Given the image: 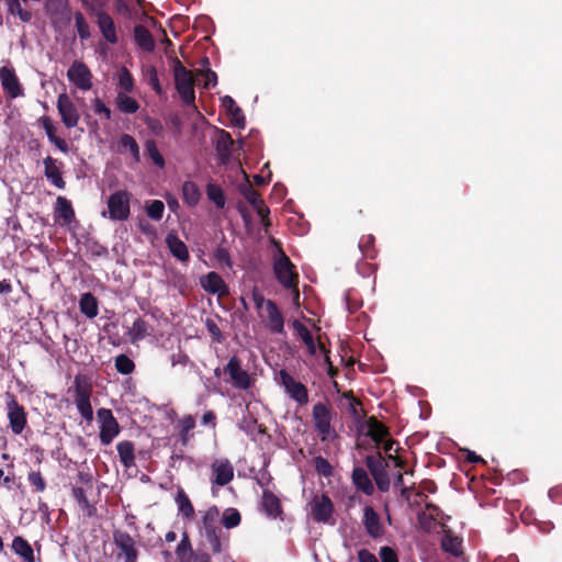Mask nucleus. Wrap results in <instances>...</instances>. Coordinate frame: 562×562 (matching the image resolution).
I'll return each instance as SVG.
<instances>
[{"mask_svg": "<svg viewBox=\"0 0 562 562\" xmlns=\"http://www.w3.org/2000/svg\"><path fill=\"white\" fill-rule=\"evenodd\" d=\"M312 417L322 441H326L335 435V429L331 427V409L327 404L321 402L315 404L312 409Z\"/></svg>", "mask_w": 562, "mask_h": 562, "instance_id": "6", "label": "nucleus"}, {"mask_svg": "<svg viewBox=\"0 0 562 562\" xmlns=\"http://www.w3.org/2000/svg\"><path fill=\"white\" fill-rule=\"evenodd\" d=\"M46 12L54 27H65L71 21L69 0H46Z\"/></svg>", "mask_w": 562, "mask_h": 562, "instance_id": "8", "label": "nucleus"}, {"mask_svg": "<svg viewBox=\"0 0 562 562\" xmlns=\"http://www.w3.org/2000/svg\"><path fill=\"white\" fill-rule=\"evenodd\" d=\"M214 258L221 267H226L229 269L233 268V261L231 258L229 250L227 248L222 246L216 247L214 251Z\"/></svg>", "mask_w": 562, "mask_h": 562, "instance_id": "56", "label": "nucleus"}, {"mask_svg": "<svg viewBox=\"0 0 562 562\" xmlns=\"http://www.w3.org/2000/svg\"><path fill=\"white\" fill-rule=\"evenodd\" d=\"M239 192L252 207L263 201L260 193L249 182L240 184Z\"/></svg>", "mask_w": 562, "mask_h": 562, "instance_id": "50", "label": "nucleus"}, {"mask_svg": "<svg viewBox=\"0 0 562 562\" xmlns=\"http://www.w3.org/2000/svg\"><path fill=\"white\" fill-rule=\"evenodd\" d=\"M116 449H117L120 461L123 464V467H125L126 469H130L135 465L136 457H135L134 442H132L130 440L120 441L116 445Z\"/></svg>", "mask_w": 562, "mask_h": 562, "instance_id": "33", "label": "nucleus"}, {"mask_svg": "<svg viewBox=\"0 0 562 562\" xmlns=\"http://www.w3.org/2000/svg\"><path fill=\"white\" fill-rule=\"evenodd\" d=\"M379 554L382 562H398L397 554L391 547H382Z\"/></svg>", "mask_w": 562, "mask_h": 562, "instance_id": "64", "label": "nucleus"}, {"mask_svg": "<svg viewBox=\"0 0 562 562\" xmlns=\"http://www.w3.org/2000/svg\"><path fill=\"white\" fill-rule=\"evenodd\" d=\"M149 328L150 326L145 319L137 317L128 331L132 342L142 340L147 337L149 335Z\"/></svg>", "mask_w": 562, "mask_h": 562, "instance_id": "43", "label": "nucleus"}, {"mask_svg": "<svg viewBox=\"0 0 562 562\" xmlns=\"http://www.w3.org/2000/svg\"><path fill=\"white\" fill-rule=\"evenodd\" d=\"M441 549L445 552L458 558L463 553L462 540L450 532L446 533L441 539Z\"/></svg>", "mask_w": 562, "mask_h": 562, "instance_id": "37", "label": "nucleus"}, {"mask_svg": "<svg viewBox=\"0 0 562 562\" xmlns=\"http://www.w3.org/2000/svg\"><path fill=\"white\" fill-rule=\"evenodd\" d=\"M114 367L119 373L124 375L131 374L135 370L134 361L124 353L115 357Z\"/></svg>", "mask_w": 562, "mask_h": 562, "instance_id": "48", "label": "nucleus"}, {"mask_svg": "<svg viewBox=\"0 0 562 562\" xmlns=\"http://www.w3.org/2000/svg\"><path fill=\"white\" fill-rule=\"evenodd\" d=\"M166 245L171 255L181 262H188L190 259L187 245L173 233L166 236Z\"/></svg>", "mask_w": 562, "mask_h": 562, "instance_id": "25", "label": "nucleus"}, {"mask_svg": "<svg viewBox=\"0 0 562 562\" xmlns=\"http://www.w3.org/2000/svg\"><path fill=\"white\" fill-rule=\"evenodd\" d=\"M115 103L117 109L125 114H134L139 109V103L124 92L117 93Z\"/></svg>", "mask_w": 562, "mask_h": 562, "instance_id": "39", "label": "nucleus"}, {"mask_svg": "<svg viewBox=\"0 0 562 562\" xmlns=\"http://www.w3.org/2000/svg\"><path fill=\"white\" fill-rule=\"evenodd\" d=\"M374 237L372 235L363 236L359 241V248L361 249L363 256L369 258H374L373 250Z\"/></svg>", "mask_w": 562, "mask_h": 562, "instance_id": "60", "label": "nucleus"}, {"mask_svg": "<svg viewBox=\"0 0 562 562\" xmlns=\"http://www.w3.org/2000/svg\"><path fill=\"white\" fill-rule=\"evenodd\" d=\"M72 497L78 503L80 509L86 513L88 517L95 515V507L91 505L87 498L86 491L82 487L76 486L72 488Z\"/></svg>", "mask_w": 562, "mask_h": 562, "instance_id": "42", "label": "nucleus"}, {"mask_svg": "<svg viewBox=\"0 0 562 562\" xmlns=\"http://www.w3.org/2000/svg\"><path fill=\"white\" fill-rule=\"evenodd\" d=\"M366 465L372 475L380 492H387L391 486V480L387 473V463L382 457L381 452L378 451L375 454H369L366 457Z\"/></svg>", "mask_w": 562, "mask_h": 562, "instance_id": "4", "label": "nucleus"}, {"mask_svg": "<svg viewBox=\"0 0 562 562\" xmlns=\"http://www.w3.org/2000/svg\"><path fill=\"white\" fill-rule=\"evenodd\" d=\"M214 473L213 483L220 486L227 485L234 477V468L228 460L215 461L212 464Z\"/></svg>", "mask_w": 562, "mask_h": 562, "instance_id": "20", "label": "nucleus"}, {"mask_svg": "<svg viewBox=\"0 0 562 562\" xmlns=\"http://www.w3.org/2000/svg\"><path fill=\"white\" fill-rule=\"evenodd\" d=\"M334 513V505L329 496L322 494L314 496L311 503V515L316 522L326 524Z\"/></svg>", "mask_w": 562, "mask_h": 562, "instance_id": "14", "label": "nucleus"}, {"mask_svg": "<svg viewBox=\"0 0 562 562\" xmlns=\"http://www.w3.org/2000/svg\"><path fill=\"white\" fill-rule=\"evenodd\" d=\"M80 312L88 318H94L99 313L98 300L90 293H83L79 300Z\"/></svg>", "mask_w": 562, "mask_h": 562, "instance_id": "36", "label": "nucleus"}, {"mask_svg": "<svg viewBox=\"0 0 562 562\" xmlns=\"http://www.w3.org/2000/svg\"><path fill=\"white\" fill-rule=\"evenodd\" d=\"M75 26L78 32V36L81 41H87L91 37L90 26L82 12L76 11L74 14Z\"/></svg>", "mask_w": 562, "mask_h": 562, "instance_id": "47", "label": "nucleus"}, {"mask_svg": "<svg viewBox=\"0 0 562 562\" xmlns=\"http://www.w3.org/2000/svg\"><path fill=\"white\" fill-rule=\"evenodd\" d=\"M367 425L368 436L371 437L376 446H380L390 436L389 428L374 416L369 417Z\"/></svg>", "mask_w": 562, "mask_h": 562, "instance_id": "30", "label": "nucleus"}, {"mask_svg": "<svg viewBox=\"0 0 562 562\" xmlns=\"http://www.w3.org/2000/svg\"><path fill=\"white\" fill-rule=\"evenodd\" d=\"M363 526L368 535L372 538H379L383 533V527L378 513L371 506H366L363 510Z\"/></svg>", "mask_w": 562, "mask_h": 562, "instance_id": "22", "label": "nucleus"}, {"mask_svg": "<svg viewBox=\"0 0 562 562\" xmlns=\"http://www.w3.org/2000/svg\"><path fill=\"white\" fill-rule=\"evenodd\" d=\"M40 124L44 128L48 140L54 144L61 153L67 154L69 151L68 143L56 135V127L50 116L44 115L40 119Z\"/></svg>", "mask_w": 562, "mask_h": 562, "instance_id": "21", "label": "nucleus"}, {"mask_svg": "<svg viewBox=\"0 0 562 562\" xmlns=\"http://www.w3.org/2000/svg\"><path fill=\"white\" fill-rule=\"evenodd\" d=\"M55 213L63 221L64 225H69L75 218V211L69 200L65 196L56 199Z\"/></svg>", "mask_w": 562, "mask_h": 562, "instance_id": "34", "label": "nucleus"}, {"mask_svg": "<svg viewBox=\"0 0 562 562\" xmlns=\"http://www.w3.org/2000/svg\"><path fill=\"white\" fill-rule=\"evenodd\" d=\"M394 445H397V442L394 439H391V438H387V439L385 438L383 440V442L381 443L382 449L384 450V452L387 453V459L394 461L395 467L404 468L405 461L402 458L393 456V454L390 453L393 450Z\"/></svg>", "mask_w": 562, "mask_h": 562, "instance_id": "59", "label": "nucleus"}, {"mask_svg": "<svg viewBox=\"0 0 562 562\" xmlns=\"http://www.w3.org/2000/svg\"><path fill=\"white\" fill-rule=\"evenodd\" d=\"M241 516L235 508H228L223 513L222 522L225 528L232 529L240 524Z\"/></svg>", "mask_w": 562, "mask_h": 562, "instance_id": "53", "label": "nucleus"}, {"mask_svg": "<svg viewBox=\"0 0 562 562\" xmlns=\"http://www.w3.org/2000/svg\"><path fill=\"white\" fill-rule=\"evenodd\" d=\"M97 25L106 43L115 45L119 43V35L113 18L104 10L95 12Z\"/></svg>", "mask_w": 562, "mask_h": 562, "instance_id": "16", "label": "nucleus"}, {"mask_svg": "<svg viewBox=\"0 0 562 562\" xmlns=\"http://www.w3.org/2000/svg\"><path fill=\"white\" fill-rule=\"evenodd\" d=\"M207 198L218 207L223 209L225 206V195L222 188L217 184L210 183L206 187Z\"/></svg>", "mask_w": 562, "mask_h": 562, "instance_id": "49", "label": "nucleus"}, {"mask_svg": "<svg viewBox=\"0 0 562 562\" xmlns=\"http://www.w3.org/2000/svg\"><path fill=\"white\" fill-rule=\"evenodd\" d=\"M222 105L225 108L226 112L231 116L232 124L235 127L245 128V115L243 113V110L236 104L235 100L229 95H225L224 98H222Z\"/></svg>", "mask_w": 562, "mask_h": 562, "instance_id": "27", "label": "nucleus"}, {"mask_svg": "<svg viewBox=\"0 0 562 562\" xmlns=\"http://www.w3.org/2000/svg\"><path fill=\"white\" fill-rule=\"evenodd\" d=\"M223 372L229 375L233 385L239 390H248L252 384L249 373L241 368V361L237 356L228 360Z\"/></svg>", "mask_w": 562, "mask_h": 562, "instance_id": "9", "label": "nucleus"}, {"mask_svg": "<svg viewBox=\"0 0 562 562\" xmlns=\"http://www.w3.org/2000/svg\"><path fill=\"white\" fill-rule=\"evenodd\" d=\"M57 110L61 117V122L67 128L78 125L80 120L79 112L67 93H60L57 98Z\"/></svg>", "mask_w": 562, "mask_h": 562, "instance_id": "13", "label": "nucleus"}, {"mask_svg": "<svg viewBox=\"0 0 562 562\" xmlns=\"http://www.w3.org/2000/svg\"><path fill=\"white\" fill-rule=\"evenodd\" d=\"M145 124L147 128L156 136H160L164 133V126L162 123L155 117H147L145 120Z\"/></svg>", "mask_w": 562, "mask_h": 562, "instance_id": "63", "label": "nucleus"}, {"mask_svg": "<svg viewBox=\"0 0 562 562\" xmlns=\"http://www.w3.org/2000/svg\"><path fill=\"white\" fill-rule=\"evenodd\" d=\"M92 105L95 114L103 115L106 120H111V110L101 99L95 98L92 102Z\"/></svg>", "mask_w": 562, "mask_h": 562, "instance_id": "62", "label": "nucleus"}, {"mask_svg": "<svg viewBox=\"0 0 562 562\" xmlns=\"http://www.w3.org/2000/svg\"><path fill=\"white\" fill-rule=\"evenodd\" d=\"M74 402L91 398L93 386L91 379L86 374H77L74 378Z\"/></svg>", "mask_w": 562, "mask_h": 562, "instance_id": "24", "label": "nucleus"}, {"mask_svg": "<svg viewBox=\"0 0 562 562\" xmlns=\"http://www.w3.org/2000/svg\"><path fill=\"white\" fill-rule=\"evenodd\" d=\"M27 481L34 492L42 493L46 490V481L40 471H30Z\"/></svg>", "mask_w": 562, "mask_h": 562, "instance_id": "54", "label": "nucleus"}, {"mask_svg": "<svg viewBox=\"0 0 562 562\" xmlns=\"http://www.w3.org/2000/svg\"><path fill=\"white\" fill-rule=\"evenodd\" d=\"M267 319H268V328L273 334H283L284 333V317L279 310L277 303L272 300L268 299L267 302Z\"/></svg>", "mask_w": 562, "mask_h": 562, "instance_id": "19", "label": "nucleus"}, {"mask_svg": "<svg viewBox=\"0 0 562 562\" xmlns=\"http://www.w3.org/2000/svg\"><path fill=\"white\" fill-rule=\"evenodd\" d=\"M223 530H216L204 533L205 542L209 544L213 554H220L224 551V542L222 539Z\"/></svg>", "mask_w": 562, "mask_h": 562, "instance_id": "46", "label": "nucleus"}, {"mask_svg": "<svg viewBox=\"0 0 562 562\" xmlns=\"http://www.w3.org/2000/svg\"><path fill=\"white\" fill-rule=\"evenodd\" d=\"M132 194L126 190H117L108 199L109 218L112 221H126L131 215Z\"/></svg>", "mask_w": 562, "mask_h": 562, "instance_id": "5", "label": "nucleus"}, {"mask_svg": "<svg viewBox=\"0 0 562 562\" xmlns=\"http://www.w3.org/2000/svg\"><path fill=\"white\" fill-rule=\"evenodd\" d=\"M44 173L48 181L58 189L66 188V181L63 178L61 171L56 165V160L50 156H47L43 160Z\"/></svg>", "mask_w": 562, "mask_h": 562, "instance_id": "26", "label": "nucleus"}, {"mask_svg": "<svg viewBox=\"0 0 562 562\" xmlns=\"http://www.w3.org/2000/svg\"><path fill=\"white\" fill-rule=\"evenodd\" d=\"M165 204L160 200H153L147 206V215L154 221H160L164 216Z\"/></svg>", "mask_w": 562, "mask_h": 562, "instance_id": "55", "label": "nucleus"}, {"mask_svg": "<svg viewBox=\"0 0 562 562\" xmlns=\"http://www.w3.org/2000/svg\"><path fill=\"white\" fill-rule=\"evenodd\" d=\"M179 438L182 446H187L192 438L191 430L195 427V419L192 415H186L179 420Z\"/></svg>", "mask_w": 562, "mask_h": 562, "instance_id": "44", "label": "nucleus"}, {"mask_svg": "<svg viewBox=\"0 0 562 562\" xmlns=\"http://www.w3.org/2000/svg\"><path fill=\"white\" fill-rule=\"evenodd\" d=\"M134 40L142 50L146 53L154 52L156 46L155 38L146 26L142 24L134 26Z\"/></svg>", "mask_w": 562, "mask_h": 562, "instance_id": "28", "label": "nucleus"}, {"mask_svg": "<svg viewBox=\"0 0 562 562\" xmlns=\"http://www.w3.org/2000/svg\"><path fill=\"white\" fill-rule=\"evenodd\" d=\"M292 327L295 330V333L297 334V336L305 344V346L308 350V353L311 356H314L316 353L317 346L314 341V337H313L312 333L310 331V329L302 322H300L297 319L293 321Z\"/></svg>", "mask_w": 562, "mask_h": 562, "instance_id": "35", "label": "nucleus"}, {"mask_svg": "<svg viewBox=\"0 0 562 562\" xmlns=\"http://www.w3.org/2000/svg\"><path fill=\"white\" fill-rule=\"evenodd\" d=\"M68 80L82 91L92 88V74L89 67L81 60H75L67 70Z\"/></svg>", "mask_w": 562, "mask_h": 562, "instance_id": "12", "label": "nucleus"}, {"mask_svg": "<svg viewBox=\"0 0 562 562\" xmlns=\"http://www.w3.org/2000/svg\"><path fill=\"white\" fill-rule=\"evenodd\" d=\"M220 521V509L216 505L210 506L206 510L202 513V520L200 529L204 533L221 530L222 528L218 526Z\"/></svg>", "mask_w": 562, "mask_h": 562, "instance_id": "29", "label": "nucleus"}, {"mask_svg": "<svg viewBox=\"0 0 562 562\" xmlns=\"http://www.w3.org/2000/svg\"><path fill=\"white\" fill-rule=\"evenodd\" d=\"M279 379L289 396L300 405L308 402V391L306 386L295 381L294 378L284 369L280 370Z\"/></svg>", "mask_w": 562, "mask_h": 562, "instance_id": "11", "label": "nucleus"}, {"mask_svg": "<svg viewBox=\"0 0 562 562\" xmlns=\"http://www.w3.org/2000/svg\"><path fill=\"white\" fill-rule=\"evenodd\" d=\"M81 417L90 423L93 419V408L90 398L74 402Z\"/></svg>", "mask_w": 562, "mask_h": 562, "instance_id": "57", "label": "nucleus"}, {"mask_svg": "<svg viewBox=\"0 0 562 562\" xmlns=\"http://www.w3.org/2000/svg\"><path fill=\"white\" fill-rule=\"evenodd\" d=\"M175 502L178 506V510L179 513L188 518V519H191L193 518L194 516V507L189 498V496L187 495V493L182 490V488H179L177 494H176V497H175Z\"/></svg>", "mask_w": 562, "mask_h": 562, "instance_id": "38", "label": "nucleus"}, {"mask_svg": "<svg viewBox=\"0 0 562 562\" xmlns=\"http://www.w3.org/2000/svg\"><path fill=\"white\" fill-rule=\"evenodd\" d=\"M233 146L234 140L231 134L225 130H218L215 142V150L221 164L225 165L229 161Z\"/></svg>", "mask_w": 562, "mask_h": 562, "instance_id": "18", "label": "nucleus"}, {"mask_svg": "<svg viewBox=\"0 0 562 562\" xmlns=\"http://www.w3.org/2000/svg\"><path fill=\"white\" fill-rule=\"evenodd\" d=\"M175 87L182 102L188 106H195V80L191 70H188L178 57L172 58Z\"/></svg>", "mask_w": 562, "mask_h": 562, "instance_id": "1", "label": "nucleus"}, {"mask_svg": "<svg viewBox=\"0 0 562 562\" xmlns=\"http://www.w3.org/2000/svg\"><path fill=\"white\" fill-rule=\"evenodd\" d=\"M255 211L257 212L258 216L260 217L261 220V224L265 226V227H268L271 225L270 223V220H269V214H270V210L269 207L265 204V202H260V204H257V206H254Z\"/></svg>", "mask_w": 562, "mask_h": 562, "instance_id": "61", "label": "nucleus"}, {"mask_svg": "<svg viewBox=\"0 0 562 562\" xmlns=\"http://www.w3.org/2000/svg\"><path fill=\"white\" fill-rule=\"evenodd\" d=\"M11 547L13 552L22 559V562H35L34 550L23 537H14Z\"/></svg>", "mask_w": 562, "mask_h": 562, "instance_id": "32", "label": "nucleus"}, {"mask_svg": "<svg viewBox=\"0 0 562 562\" xmlns=\"http://www.w3.org/2000/svg\"><path fill=\"white\" fill-rule=\"evenodd\" d=\"M273 272L279 283L299 297V274L290 258L280 249V257L273 263Z\"/></svg>", "mask_w": 562, "mask_h": 562, "instance_id": "2", "label": "nucleus"}, {"mask_svg": "<svg viewBox=\"0 0 562 562\" xmlns=\"http://www.w3.org/2000/svg\"><path fill=\"white\" fill-rule=\"evenodd\" d=\"M119 87L121 92L130 93L134 90V79L131 71L126 67H122L119 72Z\"/></svg>", "mask_w": 562, "mask_h": 562, "instance_id": "52", "label": "nucleus"}, {"mask_svg": "<svg viewBox=\"0 0 562 562\" xmlns=\"http://www.w3.org/2000/svg\"><path fill=\"white\" fill-rule=\"evenodd\" d=\"M200 284L210 294L224 296L228 294V286L223 278L215 271H211L200 279Z\"/></svg>", "mask_w": 562, "mask_h": 562, "instance_id": "17", "label": "nucleus"}, {"mask_svg": "<svg viewBox=\"0 0 562 562\" xmlns=\"http://www.w3.org/2000/svg\"><path fill=\"white\" fill-rule=\"evenodd\" d=\"M182 195L184 202L190 206H195L201 198V192L198 184L193 181H186L182 184Z\"/></svg>", "mask_w": 562, "mask_h": 562, "instance_id": "41", "label": "nucleus"}, {"mask_svg": "<svg viewBox=\"0 0 562 562\" xmlns=\"http://www.w3.org/2000/svg\"><path fill=\"white\" fill-rule=\"evenodd\" d=\"M194 551L190 538L187 532L182 535V539L176 548V554L180 562H190Z\"/></svg>", "mask_w": 562, "mask_h": 562, "instance_id": "45", "label": "nucleus"}, {"mask_svg": "<svg viewBox=\"0 0 562 562\" xmlns=\"http://www.w3.org/2000/svg\"><path fill=\"white\" fill-rule=\"evenodd\" d=\"M0 80L4 94L10 99L23 95V88L13 68L5 66L0 68Z\"/></svg>", "mask_w": 562, "mask_h": 562, "instance_id": "15", "label": "nucleus"}, {"mask_svg": "<svg viewBox=\"0 0 562 562\" xmlns=\"http://www.w3.org/2000/svg\"><path fill=\"white\" fill-rule=\"evenodd\" d=\"M145 150L147 156L153 160V162L159 167L164 168L165 159L162 155L159 153L156 142L154 139H147L145 143Z\"/></svg>", "mask_w": 562, "mask_h": 562, "instance_id": "51", "label": "nucleus"}, {"mask_svg": "<svg viewBox=\"0 0 562 562\" xmlns=\"http://www.w3.org/2000/svg\"><path fill=\"white\" fill-rule=\"evenodd\" d=\"M352 484L363 494L371 496L374 493V485L368 472L361 467H355L351 474Z\"/></svg>", "mask_w": 562, "mask_h": 562, "instance_id": "23", "label": "nucleus"}, {"mask_svg": "<svg viewBox=\"0 0 562 562\" xmlns=\"http://www.w3.org/2000/svg\"><path fill=\"white\" fill-rule=\"evenodd\" d=\"M113 543L117 550L115 559L123 562H137L138 549L136 540L125 530L115 529L112 533Z\"/></svg>", "mask_w": 562, "mask_h": 562, "instance_id": "3", "label": "nucleus"}, {"mask_svg": "<svg viewBox=\"0 0 562 562\" xmlns=\"http://www.w3.org/2000/svg\"><path fill=\"white\" fill-rule=\"evenodd\" d=\"M97 416L100 422V442L103 446H108L120 434V425L116 418L114 417L112 411L109 408H99L97 412Z\"/></svg>", "mask_w": 562, "mask_h": 562, "instance_id": "7", "label": "nucleus"}, {"mask_svg": "<svg viewBox=\"0 0 562 562\" xmlns=\"http://www.w3.org/2000/svg\"><path fill=\"white\" fill-rule=\"evenodd\" d=\"M120 151L128 150L135 162L140 161L139 146L136 139L130 134L121 135L119 139Z\"/></svg>", "mask_w": 562, "mask_h": 562, "instance_id": "40", "label": "nucleus"}, {"mask_svg": "<svg viewBox=\"0 0 562 562\" xmlns=\"http://www.w3.org/2000/svg\"><path fill=\"white\" fill-rule=\"evenodd\" d=\"M316 472L326 477L333 475V467L329 461L322 456H317L313 460Z\"/></svg>", "mask_w": 562, "mask_h": 562, "instance_id": "58", "label": "nucleus"}, {"mask_svg": "<svg viewBox=\"0 0 562 562\" xmlns=\"http://www.w3.org/2000/svg\"><path fill=\"white\" fill-rule=\"evenodd\" d=\"M9 427L13 435H21L27 426V413L14 396L7 403Z\"/></svg>", "mask_w": 562, "mask_h": 562, "instance_id": "10", "label": "nucleus"}, {"mask_svg": "<svg viewBox=\"0 0 562 562\" xmlns=\"http://www.w3.org/2000/svg\"><path fill=\"white\" fill-rule=\"evenodd\" d=\"M261 505L267 516L271 518H278L282 514L280 499L271 491H263Z\"/></svg>", "mask_w": 562, "mask_h": 562, "instance_id": "31", "label": "nucleus"}]
</instances>
